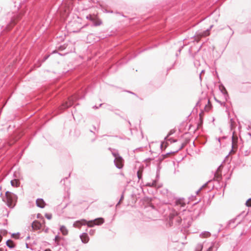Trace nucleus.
I'll use <instances>...</instances> for the list:
<instances>
[{"mask_svg":"<svg viewBox=\"0 0 251 251\" xmlns=\"http://www.w3.org/2000/svg\"><path fill=\"white\" fill-rule=\"evenodd\" d=\"M6 202L9 207H13L15 205V196L10 192H6L5 193Z\"/></svg>","mask_w":251,"mask_h":251,"instance_id":"1","label":"nucleus"},{"mask_svg":"<svg viewBox=\"0 0 251 251\" xmlns=\"http://www.w3.org/2000/svg\"><path fill=\"white\" fill-rule=\"evenodd\" d=\"M237 141H238V137L237 135L235 134V132L233 133L232 137V151H231V153H235L236 149L237 148Z\"/></svg>","mask_w":251,"mask_h":251,"instance_id":"2","label":"nucleus"},{"mask_svg":"<svg viewBox=\"0 0 251 251\" xmlns=\"http://www.w3.org/2000/svg\"><path fill=\"white\" fill-rule=\"evenodd\" d=\"M75 100V97L74 96L69 98L68 99V101L66 102L65 103H63L61 105V108L62 109H64L71 106L73 104L74 101Z\"/></svg>","mask_w":251,"mask_h":251,"instance_id":"3","label":"nucleus"},{"mask_svg":"<svg viewBox=\"0 0 251 251\" xmlns=\"http://www.w3.org/2000/svg\"><path fill=\"white\" fill-rule=\"evenodd\" d=\"M103 222H104V220L102 218H99V219H96L94 221L89 222L87 223V225L89 226L92 227V226H93L95 225H100V224H102L103 223Z\"/></svg>","mask_w":251,"mask_h":251,"instance_id":"4","label":"nucleus"},{"mask_svg":"<svg viewBox=\"0 0 251 251\" xmlns=\"http://www.w3.org/2000/svg\"><path fill=\"white\" fill-rule=\"evenodd\" d=\"M115 162L116 164V165L118 168H122L123 166V159L117 155H115Z\"/></svg>","mask_w":251,"mask_h":251,"instance_id":"5","label":"nucleus"},{"mask_svg":"<svg viewBox=\"0 0 251 251\" xmlns=\"http://www.w3.org/2000/svg\"><path fill=\"white\" fill-rule=\"evenodd\" d=\"M43 226L42 224L39 221L35 220L32 224V228L33 230H39Z\"/></svg>","mask_w":251,"mask_h":251,"instance_id":"6","label":"nucleus"},{"mask_svg":"<svg viewBox=\"0 0 251 251\" xmlns=\"http://www.w3.org/2000/svg\"><path fill=\"white\" fill-rule=\"evenodd\" d=\"M176 205L180 207H183L185 205L183 199H178L176 201Z\"/></svg>","mask_w":251,"mask_h":251,"instance_id":"7","label":"nucleus"},{"mask_svg":"<svg viewBox=\"0 0 251 251\" xmlns=\"http://www.w3.org/2000/svg\"><path fill=\"white\" fill-rule=\"evenodd\" d=\"M82 242L87 243L89 240V238L87 233H83L80 236Z\"/></svg>","mask_w":251,"mask_h":251,"instance_id":"8","label":"nucleus"},{"mask_svg":"<svg viewBox=\"0 0 251 251\" xmlns=\"http://www.w3.org/2000/svg\"><path fill=\"white\" fill-rule=\"evenodd\" d=\"M36 204L38 207L43 208L45 205V203L42 199H37L36 201Z\"/></svg>","mask_w":251,"mask_h":251,"instance_id":"9","label":"nucleus"},{"mask_svg":"<svg viewBox=\"0 0 251 251\" xmlns=\"http://www.w3.org/2000/svg\"><path fill=\"white\" fill-rule=\"evenodd\" d=\"M221 178V173L220 169H218L215 174L214 179L217 181H219Z\"/></svg>","mask_w":251,"mask_h":251,"instance_id":"10","label":"nucleus"},{"mask_svg":"<svg viewBox=\"0 0 251 251\" xmlns=\"http://www.w3.org/2000/svg\"><path fill=\"white\" fill-rule=\"evenodd\" d=\"M209 34H210L209 30H207L205 31L204 32H203L202 33L198 35V37L201 38V37H205V36L209 35Z\"/></svg>","mask_w":251,"mask_h":251,"instance_id":"11","label":"nucleus"},{"mask_svg":"<svg viewBox=\"0 0 251 251\" xmlns=\"http://www.w3.org/2000/svg\"><path fill=\"white\" fill-rule=\"evenodd\" d=\"M6 245L10 248L15 247V244L13 241L8 240L6 241Z\"/></svg>","mask_w":251,"mask_h":251,"instance_id":"12","label":"nucleus"},{"mask_svg":"<svg viewBox=\"0 0 251 251\" xmlns=\"http://www.w3.org/2000/svg\"><path fill=\"white\" fill-rule=\"evenodd\" d=\"M85 221H77L74 224V226L77 227H79L82 225L84 224Z\"/></svg>","mask_w":251,"mask_h":251,"instance_id":"13","label":"nucleus"},{"mask_svg":"<svg viewBox=\"0 0 251 251\" xmlns=\"http://www.w3.org/2000/svg\"><path fill=\"white\" fill-rule=\"evenodd\" d=\"M11 185L14 187H17L19 185V181L17 179H14L11 181Z\"/></svg>","mask_w":251,"mask_h":251,"instance_id":"14","label":"nucleus"},{"mask_svg":"<svg viewBox=\"0 0 251 251\" xmlns=\"http://www.w3.org/2000/svg\"><path fill=\"white\" fill-rule=\"evenodd\" d=\"M60 230L64 235H66L68 234V231L64 226H62L60 227Z\"/></svg>","mask_w":251,"mask_h":251,"instance_id":"15","label":"nucleus"},{"mask_svg":"<svg viewBox=\"0 0 251 251\" xmlns=\"http://www.w3.org/2000/svg\"><path fill=\"white\" fill-rule=\"evenodd\" d=\"M143 167H140L139 170L137 172V176L139 179H140L142 178V175L143 173Z\"/></svg>","mask_w":251,"mask_h":251,"instance_id":"16","label":"nucleus"},{"mask_svg":"<svg viewBox=\"0 0 251 251\" xmlns=\"http://www.w3.org/2000/svg\"><path fill=\"white\" fill-rule=\"evenodd\" d=\"M94 24L95 25H99L101 24V22L98 20H94Z\"/></svg>","mask_w":251,"mask_h":251,"instance_id":"17","label":"nucleus"},{"mask_svg":"<svg viewBox=\"0 0 251 251\" xmlns=\"http://www.w3.org/2000/svg\"><path fill=\"white\" fill-rule=\"evenodd\" d=\"M246 205L248 206H251V199H249L246 203Z\"/></svg>","mask_w":251,"mask_h":251,"instance_id":"18","label":"nucleus"},{"mask_svg":"<svg viewBox=\"0 0 251 251\" xmlns=\"http://www.w3.org/2000/svg\"><path fill=\"white\" fill-rule=\"evenodd\" d=\"M45 216L48 219H50L51 218V215L50 214H46Z\"/></svg>","mask_w":251,"mask_h":251,"instance_id":"19","label":"nucleus"},{"mask_svg":"<svg viewBox=\"0 0 251 251\" xmlns=\"http://www.w3.org/2000/svg\"><path fill=\"white\" fill-rule=\"evenodd\" d=\"M183 147V146L180 145L178 147V148L176 149V151H178L181 150Z\"/></svg>","mask_w":251,"mask_h":251,"instance_id":"20","label":"nucleus"},{"mask_svg":"<svg viewBox=\"0 0 251 251\" xmlns=\"http://www.w3.org/2000/svg\"><path fill=\"white\" fill-rule=\"evenodd\" d=\"M12 236L13 237H14V238H18V237H19V235H16V234H13Z\"/></svg>","mask_w":251,"mask_h":251,"instance_id":"21","label":"nucleus"},{"mask_svg":"<svg viewBox=\"0 0 251 251\" xmlns=\"http://www.w3.org/2000/svg\"><path fill=\"white\" fill-rule=\"evenodd\" d=\"M55 240L56 241H58L59 240V237L58 236H56L55 238Z\"/></svg>","mask_w":251,"mask_h":251,"instance_id":"22","label":"nucleus"},{"mask_svg":"<svg viewBox=\"0 0 251 251\" xmlns=\"http://www.w3.org/2000/svg\"><path fill=\"white\" fill-rule=\"evenodd\" d=\"M222 91L224 92H226V89L224 87H223Z\"/></svg>","mask_w":251,"mask_h":251,"instance_id":"23","label":"nucleus"},{"mask_svg":"<svg viewBox=\"0 0 251 251\" xmlns=\"http://www.w3.org/2000/svg\"><path fill=\"white\" fill-rule=\"evenodd\" d=\"M122 200V198L121 199L120 201H119V202H118V203L116 205V206H117L118 205L120 204V202H121Z\"/></svg>","mask_w":251,"mask_h":251,"instance_id":"24","label":"nucleus"},{"mask_svg":"<svg viewBox=\"0 0 251 251\" xmlns=\"http://www.w3.org/2000/svg\"><path fill=\"white\" fill-rule=\"evenodd\" d=\"M2 236L0 235V242L1 241Z\"/></svg>","mask_w":251,"mask_h":251,"instance_id":"25","label":"nucleus"},{"mask_svg":"<svg viewBox=\"0 0 251 251\" xmlns=\"http://www.w3.org/2000/svg\"><path fill=\"white\" fill-rule=\"evenodd\" d=\"M45 251H51L49 249H47Z\"/></svg>","mask_w":251,"mask_h":251,"instance_id":"26","label":"nucleus"},{"mask_svg":"<svg viewBox=\"0 0 251 251\" xmlns=\"http://www.w3.org/2000/svg\"><path fill=\"white\" fill-rule=\"evenodd\" d=\"M212 249V247L209 248V250H211Z\"/></svg>","mask_w":251,"mask_h":251,"instance_id":"27","label":"nucleus"},{"mask_svg":"<svg viewBox=\"0 0 251 251\" xmlns=\"http://www.w3.org/2000/svg\"><path fill=\"white\" fill-rule=\"evenodd\" d=\"M1 251V249H0V251Z\"/></svg>","mask_w":251,"mask_h":251,"instance_id":"28","label":"nucleus"}]
</instances>
